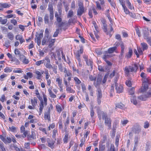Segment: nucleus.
<instances>
[{
	"mask_svg": "<svg viewBox=\"0 0 151 151\" xmlns=\"http://www.w3.org/2000/svg\"><path fill=\"white\" fill-rule=\"evenodd\" d=\"M48 91L49 93V94L50 95V96L52 98H56V96L52 92L51 90V88H49L48 89Z\"/></svg>",
	"mask_w": 151,
	"mask_h": 151,
	"instance_id": "23",
	"label": "nucleus"
},
{
	"mask_svg": "<svg viewBox=\"0 0 151 151\" xmlns=\"http://www.w3.org/2000/svg\"><path fill=\"white\" fill-rule=\"evenodd\" d=\"M59 29H57L56 30V31L55 32V33L53 35V37H57L59 33Z\"/></svg>",
	"mask_w": 151,
	"mask_h": 151,
	"instance_id": "59",
	"label": "nucleus"
},
{
	"mask_svg": "<svg viewBox=\"0 0 151 151\" xmlns=\"http://www.w3.org/2000/svg\"><path fill=\"white\" fill-rule=\"evenodd\" d=\"M96 52V53L99 55H101L102 54V52L101 51V49H96L95 50Z\"/></svg>",
	"mask_w": 151,
	"mask_h": 151,
	"instance_id": "63",
	"label": "nucleus"
},
{
	"mask_svg": "<svg viewBox=\"0 0 151 151\" xmlns=\"http://www.w3.org/2000/svg\"><path fill=\"white\" fill-rule=\"evenodd\" d=\"M103 76H102V75L101 73H100L98 75L97 77V84L96 85H94L95 87H96L98 85H99L101 83L102 81V78H103Z\"/></svg>",
	"mask_w": 151,
	"mask_h": 151,
	"instance_id": "17",
	"label": "nucleus"
},
{
	"mask_svg": "<svg viewBox=\"0 0 151 151\" xmlns=\"http://www.w3.org/2000/svg\"><path fill=\"white\" fill-rule=\"evenodd\" d=\"M104 124L107 129L111 128V120L110 117L107 116L106 114H104Z\"/></svg>",
	"mask_w": 151,
	"mask_h": 151,
	"instance_id": "5",
	"label": "nucleus"
},
{
	"mask_svg": "<svg viewBox=\"0 0 151 151\" xmlns=\"http://www.w3.org/2000/svg\"><path fill=\"white\" fill-rule=\"evenodd\" d=\"M20 52L18 49L16 48L15 50L14 53L16 55H21Z\"/></svg>",
	"mask_w": 151,
	"mask_h": 151,
	"instance_id": "61",
	"label": "nucleus"
},
{
	"mask_svg": "<svg viewBox=\"0 0 151 151\" xmlns=\"http://www.w3.org/2000/svg\"><path fill=\"white\" fill-rule=\"evenodd\" d=\"M126 2L128 4V8L131 9H132V7L131 5L130 2L129 1V0H126Z\"/></svg>",
	"mask_w": 151,
	"mask_h": 151,
	"instance_id": "51",
	"label": "nucleus"
},
{
	"mask_svg": "<svg viewBox=\"0 0 151 151\" xmlns=\"http://www.w3.org/2000/svg\"><path fill=\"white\" fill-rule=\"evenodd\" d=\"M79 8L77 11L78 16H81L84 12V8L82 3L80 2L78 3Z\"/></svg>",
	"mask_w": 151,
	"mask_h": 151,
	"instance_id": "6",
	"label": "nucleus"
},
{
	"mask_svg": "<svg viewBox=\"0 0 151 151\" xmlns=\"http://www.w3.org/2000/svg\"><path fill=\"white\" fill-rule=\"evenodd\" d=\"M59 14L57 12L55 13V17L56 18V21L54 23L57 26L59 27H62L65 26V22H62V10L60 7L58 8ZM61 29V28L60 29Z\"/></svg>",
	"mask_w": 151,
	"mask_h": 151,
	"instance_id": "2",
	"label": "nucleus"
},
{
	"mask_svg": "<svg viewBox=\"0 0 151 151\" xmlns=\"http://www.w3.org/2000/svg\"><path fill=\"white\" fill-rule=\"evenodd\" d=\"M56 81L58 83V86L60 88H62V79L59 78H57Z\"/></svg>",
	"mask_w": 151,
	"mask_h": 151,
	"instance_id": "26",
	"label": "nucleus"
},
{
	"mask_svg": "<svg viewBox=\"0 0 151 151\" xmlns=\"http://www.w3.org/2000/svg\"><path fill=\"white\" fill-rule=\"evenodd\" d=\"M66 91L69 93H74L75 92V91L70 87H68V86L66 87Z\"/></svg>",
	"mask_w": 151,
	"mask_h": 151,
	"instance_id": "31",
	"label": "nucleus"
},
{
	"mask_svg": "<svg viewBox=\"0 0 151 151\" xmlns=\"http://www.w3.org/2000/svg\"><path fill=\"white\" fill-rule=\"evenodd\" d=\"M126 85L128 87H131L132 85V84L131 81L129 80H128L126 81Z\"/></svg>",
	"mask_w": 151,
	"mask_h": 151,
	"instance_id": "53",
	"label": "nucleus"
},
{
	"mask_svg": "<svg viewBox=\"0 0 151 151\" xmlns=\"http://www.w3.org/2000/svg\"><path fill=\"white\" fill-rule=\"evenodd\" d=\"M116 48L117 47L116 46L109 48L107 51H106L105 52V55H107L108 53L111 54L113 53L116 50Z\"/></svg>",
	"mask_w": 151,
	"mask_h": 151,
	"instance_id": "16",
	"label": "nucleus"
},
{
	"mask_svg": "<svg viewBox=\"0 0 151 151\" xmlns=\"http://www.w3.org/2000/svg\"><path fill=\"white\" fill-rule=\"evenodd\" d=\"M48 10L50 12V20L48 14H46L44 17V21L45 24H47L49 26H50L53 24V20L54 18L53 7L52 4L49 3Z\"/></svg>",
	"mask_w": 151,
	"mask_h": 151,
	"instance_id": "1",
	"label": "nucleus"
},
{
	"mask_svg": "<svg viewBox=\"0 0 151 151\" xmlns=\"http://www.w3.org/2000/svg\"><path fill=\"white\" fill-rule=\"evenodd\" d=\"M56 109L57 111L59 113H60L62 111V108L61 106L59 105L56 106Z\"/></svg>",
	"mask_w": 151,
	"mask_h": 151,
	"instance_id": "56",
	"label": "nucleus"
},
{
	"mask_svg": "<svg viewBox=\"0 0 151 151\" xmlns=\"http://www.w3.org/2000/svg\"><path fill=\"white\" fill-rule=\"evenodd\" d=\"M0 149L1 151H6L4 144L2 142L0 143Z\"/></svg>",
	"mask_w": 151,
	"mask_h": 151,
	"instance_id": "42",
	"label": "nucleus"
},
{
	"mask_svg": "<svg viewBox=\"0 0 151 151\" xmlns=\"http://www.w3.org/2000/svg\"><path fill=\"white\" fill-rule=\"evenodd\" d=\"M59 124V127L60 129H61L63 131V126L62 124V121L61 119H60L59 120L58 122Z\"/></svg>",
	"mask_w": 151,
	"mask_h": 151,
	"instance_id": "46",
	"label": "nucleus"
},
{
	"mask_svg": "<svg viewBox=\"0 0 151 151\" xmlns=\"http://www.w3.org/2000/svg\"><path fill=\"white\" fill-rule=\"evenodd\" d=\"M98 94L97 97L98 98H101L102 97V94L101 92V91L99 88L97 89Z\"/></svg>",
	"mask_w": 151,
	"mask_h": 151,
	"instance_id": "39",
	"label": "nucleus"
},
{
	"mask_svg": "<svg viewBox=\"0 0 151 151\" xmlns=\"http://www.w3.org/2000/svg\"><path fill=\"white\" fill-rule=\"evenodd\" d=\"M118 122L117 121H116V122L114 124H113V129L114 131H115L116 128V126L118 124Z\"/></svg>",
	"mask_w": 151,
	"mask_h": 151,
	"instance_id": "57",
	"label": "nucleus"
},
{
	"mask_svg": "<svg viewBox=\"0 0 151 151\" xmlns=\"http://www.w3.org/2000/svg\"><path fill=\"white\" fill-rule=\"evenodd\" d=\"M143 84H147V85L148 84H150L149 80L147 79V77L146 78H143Z\"/></svg>",
	"mask_w": 151,
	"mask_h": 151,
	"instance_id": "49",
	"label": "nucleus"
},
{
	"mask_svg": "<svg viewBox=\"0 0 151 151\" xmlns=\"http://www.w3.org/2000/svg\"><path fill=\"white\" fill-rule=\"evenodd\" d=\"M120 46L121 48V55L122 56L124 53V46L123 43H122L120 44Z\"/></svg>",
	"mask_w": 151,
	"mask_h": 151,
	"instance_id": "36",
	"label": "nucleus"
},
{
	"mask_svg": "<svg viewBox=\"0 0 151 151\" xmlns=\"http://www.w3.org/2000/svg\"><path fill=\"white\" fill-rule=\"evenodd\" d=\"M73 14V11L72 10H70L67 15V18H69L72 17Z\"/></svg>",
	"mask_w": 151,
	"mask_h": 151,
	"instance_id": "40",
	"label": "nucleus"
},
{
	"mask_svg": "<svg viewBox=\"0 0 151 151\" xmlns=\"http://www.w3.org/2000/svg\"><path fill=\"white\" fill-rule=\"evenodd\" d=\"M104 150V143L102 142H100L99 143V151H103Z\"/></svg>",
	"mask_w": 151,
	"mask_h": 151,
	"instance_id": "30",
	"label": "nucleus"
},
{
	"mask_svg": "<svg viewBox=\"0 0 151 151\" xmlns=\"http://www.w3.org/2000/svg\"><path fill=\"white\" fill-rule=\"evenodd\" d=\"M115 85L116 90L117 93H120L122 92L123 88L122 86L121 85L119 84V85L118 84H116Z\"/></svg>",
	"mask_w": 151,
	"mask_h": 151,
	"instance_id": "13",
	"label": "nucleus"
},
{
	"mask_svg": "<svg viewBox=\"0 0 151 151\" xmlns=\"http://www.w3.org/2000/svg\"><path fill=\"white\" fill-rule=\"evenodd\" d=\"M108 2L110 3L112 6L115 9L116 8V5L114 1L113 0H107Z\"/></svg>",
	"mask_w": 151,
	"mask_h": 151,
	"instance_id": "29",
	"label": "nucleus"
},
{
	"mask_svg": "<svg viewBox=\"0 0 151 151\" xmlns=\"http://www.w3.org/2000/svg\"><path fill=\"white\" fill-rule=\"evenodd\" d=\"M108 71L107 73H106L105 75L104 76V83L106 81L107 78L109 76V78H111L114 76H115L116 74H118V73L117 72H116L115 70H114L109 75V70Z\"/></svg>",
	"mask_w": 151,
	"mask_h": 151,
	"instance_id": "7",
	"label": "nucleus"
},
{
	"mask_svg": "<svg viewBox=\"0 0 151 151\" xmlns=\"http://www.w3.org/2000/svg\"><path fill=\"white\" fill-rule=\"evenodd\" d=\"M5 141L6 142H4V143L6 144L7 143H10L12 141V139L10 137H7L6 139H4Z\"/></svg>",
	"mask_w": 151,
	"mask_h": 151,
	"instance_id": "52",
	"label": "nucleus"
},
{
	"mask_svg": "<svg viewBox=\"0 0 151 151\" xmlns=\"http://www.w3.org/2000/svg\"><path fill=\"white\" fill-rule=\"evenodd\" d=\"M43 37V33H40L36 35L35 38V41H37V42L38 45L40 46L41 44V39Z\"/></svg>",
	"mask_w": 151,
	"mask_h": 151,
	"instance_id": "12",
	"label": "nucleus"
},
{
	"mask_svg": "<svg viewBox=\"0 0 151 151\" xmlns=\"http://www.w3.org/2000/svg\"><path fill=\"white\" fill-rule=\"evenodd\" d=\"M81 54H80L79 52H77L76 55V58L77 60H78L79 63H80L81 62V59L80 57Z\"/></svg>",
	"mask_w": 151,
	"mask_h": 151,
	"instance_id": "41",
	"label": "nucleus"
},
{
	"mask_svg": "<svg viewBox=\"0 0 151 151\" xmlns=\"http://www.w3.org/2000/svg\"><path fill=\"white\" fill-rule=\"evenodd\" d=\"M43 63L46 68L48 69H51L52 68V65L50 63V59L47 57H46L44 59Z\"/></svg>",
	"mask_w": 151,
	"mask_h": 151,
	"instance_id": "9",
	"label": "nucleus"
},
{
	"mask_svg": "<svg viewBox=\"0 0 151 151\" xmlns=\"http://www.w3.org/2000/svg\"><path fill=\"white\" fill-rule=\"evenodd\" d=\"M150 97H151V91L148 92L146 95L139 96L138 98L141 100L145 101L147 98Z\"/></svg>",
	"mask_w": 151,
	"mask_h": 151,
	"instance_id": "10",
	"label": "nucleus"
},
{
	"mask_svg": "<svg viewBox=\"0 0 151 151\" xmlns=\"http://www.w3.org/2000/svg\"><path fill=\"white\" fill-rule=\"evenodd\" d=\"M124 107V105L122 103H119L116 104V107L122 109Z\"/></svg>",
	"mask_w": 151,
	"mask_h": 151,
	"instance_id": "44",
	"label": "nucleus"
},
{
	"mask_svg": "<svg viewBox=\"0 0 151 151\" xmlns=\"http://www.w3.org/2000/svg\"><path fill=\"white\" fill-rule=\"evenodd\" d=\"M7 35L8 38L10 40H13L14 39V35L12 32H8L7 34Z\"/></svg>",
	"mask_w": 151,
	"mask_h": 151,
	"instance_id": "22",
	"label": "nucleus"
},
{
	"mask_svg": "<svg viewBox=\"0 0 151 151\" xmlns=\"http://www.w3.org/2000/svg\"><path fill=\"white\" fill-rule=\"evenodd\" d=\"M74 79L75 82V83L76 84H79L81 83V81L77 77H74Z\"/></svg>",
	"mask_w": 151,
	"mask_h": 151,
	"instance_id": "38",
	"label": "nucleus"
},
{
	"mask_svg": "<svg viewBox=\"0 0 151 151\" xmlns=\"http://www.w3.org/2000/svg\"><path fill=\"white\" fill-rule=\"evenodd\" d=\"M142 47L143 49V50H147L148 48V46L147 44L145 43H141Z\"/></svg>",
	"mask_w": 151,
	"mask_h": 151,
	"instance_id": "35",
	"label": "nucleus"
},
{
	"mask_svg": "<svg viewBox=\"0 0 151 151\" xmlns=\"http://www.w3.org/2000/svg\"><path fill=\"white\" fill-rule=\"evenodd\" d=\"M50 108L48 109V111L45 112L44 114V118L45 120H47L48 121H50L51 120L50 117Z\"/></svg>",
	"mask_w": 151,
	"mask_h": 151,
	"instance_id": "14",
	"label": "nucleus"
},
{
	"mask_svg": "<svg viewBox=\"0 0 151 151\" xmlns=\"http://www.w3.org/2000/svg\"><path fill=\"white\" fill-rule=\"evenodd\" d=\"M87 65H88L90 66L91 67V68H92L93 67L92 61L91 60H87V61H86Z\"/></svg>",
	"mask_w": 151,
	"mask_h": 151,
	"instance_id": "45",
	"label": "nucleus"
},
{
	"mask_svg": "<svg viewBox=\"0 0 151 151\" xmlns=\"http://www.w3.org/2000/svg\"><path fill=\"white\" fill-rule=\"evenodd\" d=\"M138 65L134 64L131 66H129L126 67L124 69V71L125 75L127 76H129L130 73H136L138 69Z\"/></svg>",
	"mask_w": 151,
	"mask_h": 151,
	"instance_id": "3",
	"label": "nucleus"
},
{
	"mask_svg": "<svg viewBox=\"0 0 151 151\" xmlns=\"http://www.w3.org/2000/svg\"><path fill=\"white\" fill-rule=\"evenodd\" d=\"M110 31L108 32L107 31V29L106 27V25L104 24V32H106V35L107 36L106 37L108 38H110L111 36V32L113 30V29L112 27V26H110Z\"/></svg>",
	"mask_w": 151,
	"mask_h": 151,
	"instance_id": "15",
	"label": "nucleus"
},
{
	"mask_svg": "<svg viewBox=\"0 0 151 151\" xmlns=\"http://www.w3.org/2000/svg\"><path fill=\"white\" fill-rule=\"evenodd\" d=\"M122 6L125 14H128L129 13V12L127 8V7L125 6V4L123 5Z\"/></svg>",
	"mask_w": 151,
	"mask_h": 151,
	"instance_id": "34",
	"label": "nucleus"
},
{
	"mask_svg": "<svg viewBox=\"0 0 151 151\" xmlns=\"http://www.w3.org/2000/svg\"><path fill=\"white\" fill-rule=\"evenodd\" d=\"M44 59L43 60H39L36 62L35 65L37 66H39L41 64L43 63Z\"/></svg>",
	"mask_w": 151,
	"mask_h": 151,
	"instance_id": "54",
	"label": "nucleus"
},
{
	"mask_svg": "<svg viewBox=\"0 0 151 151\" xmlns=\"http://www.w3.org/2000/svg\"><path fill=\"white\" fill-rule=\"evenodd\" d=\"M88 15L90 16L91 18H92L93 17L92 15V7H91V9H88Z\"/></svg>",
	"mask_w": 151,
	"mask_h": 151,
	"instance_id": "58",
	"label": "nucleus"
},
{
	"mask_svg": "<svg viewBox=\"0 0 151 151\" xmlns=\"http://www.w3.org/2000/svg\"><path fill=\"white\" fill-rule=\"evenodd\" d=\"M10 44V43L9 41V40H7L5 42L4 45L8 48L9 47Z\"/></svg>",
	"mask_w": 151,
	"mask_h": 151,
	"instance_id": "60",
	"label": "nucleus"
},
{
	"mask_svg": "<svg viewBox=\"0 0 151 151\" xmlns=\"http://www.w3.org/2000/svg\"><path fill=\"white\" fill-rule=\"evenodd\" d=\"M81 86L83 92L84 93L86 92V86L84 83H82L81 84Z\"/></svg>",
	"mask_w": 151,
	"mask_h": 151,
	"instance_id": "47",
	"label": "nucleus"
},
{
	"mask_svg": "<svg viewBox=\"0 0 151 151\" xmlns=\"http://www.w3.org/2000/svg\"><path fill=\"white\" fill-rule=\"evenodd\" d=\"M89 78L90 80L91 81H95L96 79V76H92V75H90L89 77Z\"/></svg>",
	"mask_w": 151,
	"mask_h": 151,
	"instance_id": "55",
	"label": "nucleus"
},
{
	"mask_svg": "<svg viewBox=\"0 0 151 151\" xmlns=\"http://www.w3.org/2000/svg\"><path fill=\"white\" fill-rule=\"evenodd\" d=\"M112 57L111 55H104V61L106 62L105 69L108 70H109L112 66V64L110 61L108 60L106 58Z\"/></svg>",
	"mask_w": 151,
	"mask_h": 151,
	"instance_id": "4",
	"label": "nucleus"
},
{
	"mask_svg": "<svg viewBox=\"0 0 151 151\" xmlns=\"http://www.w3.org/2000/svg\"><path fill=\"white\" fill-rule=\"evenodd\" d=\"M50 39L49 37L45 36L44 37L42 40V45H44L45 44L47 45L48 42H50Z\"/></svg>",
	"mask_w": 151,
	"mask_h": 151,
	"instance_id": "18",
	"label": "nucleus"
},
{
	"mask_svg": "<svg viewBox=\"0 0 151 151\" xmlns=\"http://www.w3.org/2000/svg\"><path fill=\"white\" fill-rule=\"evenodd\" d=\"M119 74H116L114 78V83H115V84H118L117 83V82L119 78Z\"/></svg>",
	"mask_w": 151,
	"mask_h": 151,
	"instance_id": "48",
	"label": "nucleus"
},
{
	"mask_svg": "<svg viewBox=\"0 0 151 151\" xmlns=\"http://www.w3.org/2000/svg\"><path fill=\"white\" fill-rule=\"evenodd\" d=\"M144 38L146 40L150 45L151 46V37L149 36L148 32L145 31L144 32Z\"/></svg>",
	"mask_w": 151,
	"mask_h": 151,
	"instance_id": "11",
	"label": "nucleus"
},
{
	"mask_svg": "<svg viewBox=\"0 0 151 151\" xmlns=\"http://www.w3.org/2000/svg\"><path fill=\"white\" fill-rule=\"evenodd\" d=\"M148 89V86L147 84H143V86L141 88V92H144Z\"/></svg>",
	"mask_w": 151,
	"mask_h": 151,
	"instance_id": "21",
	"label": "nucleus"
},
{
	"mask_svg": "<svg viewBox=\"0 0 151 151\" xmlns=\"http://www.w3.org/2000/svg\"><path fill=\"white\" fill-rule=\"evenodd\" d=\"M109 10H107L106 11V12L105 14H106V16L108 17V19H109L110 22L111 23V22H112V19H111V18L109 16Z\"/></svg>",
	"mask_w": 151,
	"mask_h": 151,
	"instance_id": "32",
	"label": "nucleus"
},
{
	"mask_svg": "<svg viewBox=\"0 0 151 151\" xmlns=\"http://www.w3.org/2000/svg\"><path fill=\"white\" fill-rule=\"evenodd\" d=\"M68 135L67 134H66L65 135V137L63 139V140L64 142H65V143L67 142L68 140Z\"/></svg>",
	"mask_w": 151,
	"mask_h": 151,
	"instance_id": "62",
	"label": "nucleus"
},
{
	"mask_svg": "<svg viewBox=\"0 0 151 151\" xmlns=\"http://www.w3.org/2000/svg\"><path fill=\"white\" fill-rule=\"evenodd\" d=\"M132 132L135 134H139L141 131V129L140 127L138 125L136 124L132 128Z\"/></svg>",
	"mask_w": 151,
	"mask_h": 151,
	"instance_id": "8",
	"label": "nucleus"
},
{
	"mask_svg": "<svg viewBox=\"0 0 151 151\" xmlns=\"http://www.w3.org/2000/svg\"><path fill=\"white\" fill-rule=\"evenodd\" d=\"M28 138L29 140L30 139V138H31L33 139H36V135L34 132L32 131V134L30 136L27 135Z\"/></svg>",
	"mask_w": 151,
	"mask_h": 151,
	"instance_id": "24",
	"label": "nucleus"
},
{
	"mask_svg": "<svg viewBox=\"0 0 151 151\" xmlns=\"http://www.w3.org/2000/svg\"><path fill=\"white\" fill-rule=\"evenodd\" d=\"M35 73L38 76L37 77V79H40L42 76V74L41 73L37 70H35Z\"/></svg>",
	"mask_w": 151,
	"mask_h": 151,
	"instance_id": "50",
	"label": "nucleus"
},
{
	"mask_svg": "<svg viewBox=\"0 0 151 151\" xmlns=\"http://www.w3.org/2000/svg\"><path fill=\"white\" fill-rule=\"evenodd\" d=\"M120 135H117L116 137L115 145L117 147L119 145V139L120 137Z\"/></svg>",
	"mask_w": 151,
	"mask_h": 151,
	"instance_id": "33",
	"label": "nucleus"
},
{
	"mask_svg": "<svg viewBox=\"0 0 151 151\" xmlns=\"http://www.w3.org/2000/svg\"><path fill=\"white\" fill-rule=\"evenodd\" d=\"M129 94L131 95H133L134 94V87L132 88L129 89Z\"/></svg>",
	"mask_w": 151,
	"mask_h": 151,
	"instance_id": "37",
	"label": "nucleus"
},
{
	"mask_svg": "<svg viewBox=\"0 0 151 151\" xmlns=\"http://www.w3.org/2000/svg\"><path fill=\"white\" fill-rule=\"evenodd\" d=\"M133 53L132 49L131 48H129V52L127 53L125 56V57L128 59L132 57Z\"/></svg>",
	"mask_w": 151,
	"mask_h": 151,
	"instance_id": "19",
	"label": "nucleus"
},
{
	"mask_svg": "<svg viewBox=\"0 0 151 151\" xmlns=\"http://www.w3.org/2000/svg\"><path fill=\"white\" fill-rule=\"evenodd\" d=\"M139 139L140 137L139 136H135L134 139V142L135 146H137Z\"/></svg>",
	"mask_w": 151,
	"mask_h": 151,
	"instance_id": "27",
	"label": "nucleus"
},
{
	"mask_svg": "<svg viewBox=\"0 0 151 151\" xmlns=\"http://www.w3.org/2000/svg\"><path fill=\"white\" fill-rule=\"evenodd\" d=\"M38 100L36 97H34L33 99H31V104L33 107H35L37 104Z\"/></svg>",
	"mask_w": 151,
	"mask_h": 151,
	"instance_id": "20",
	"label": "nucleus"
},
{
	"mask_svg": "<svg viewBox=\"0 0 151 151\" xmlns=\"http://www.w3.org/2000/svg\"><path fill=\"white\" fill-rule=\"evenodd\" d=\"M131 102L134 105H136L137 104V101L136 100L135 96H132L131 98Z\"/></svg>",
	"mask_w": 151,
	"mask_h": 151,
	"instance_id": "25",
	"label": "nucleus"
},
{
	"mask_svg": "<svg viewBox=\"0 0 151 151\" xmlns=\"http://www.w3.org/2000/svg\"><path fill=\"white\" fill-rule=\"evenodd\" d=\"M69 117H68L67 119L66 122L65 123V130H66L67 128V125L69 124Z\"/></svg>",
	"mask_w": 151,
	"mask_h": 151,
	"instance_id": "43",
	"label": "nucleus"
},
{
	"mask_svg": "<svg viewBox=\"0 0 151 151\" xmlns=\"http://www.w3.org/2000/svg\"><path fill=\"white\" fill-rule=\"evenodd\" d=\"M110 151H118V150L115 149L114 145L111 144L110 148Z\"/></svg>",
	"mask_w": 151,
	"mask_h": 151,
	"instance_id": "64",
	"label": "nucleus"
},
{
	"mask_svg": "<svg viewBox=\"0 0 151 151\" xmlns=\"http://www.w3.org/2000/svg\"><path fill=\"white\" fill-rule=\"evenodd\" d=\"M0 6L4 8H7L10 7L11 5L8 3H0Z\"/></svg>",
	"mask_w": 151,
	"mask_h": 151,
	"instance_id": "28",
	"label": "nucleus"
}]
</instances>
